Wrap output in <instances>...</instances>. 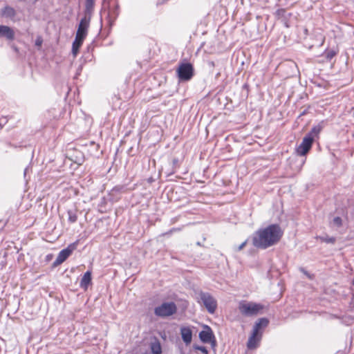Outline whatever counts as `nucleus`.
Listing matches in <instances>:
<instances>
[{
	"mask_svg": "<svg viewBox=\"0 0 354 354\" xmlns=\"http://www.w3.org/2000/svg\"><path fill=\"white\" fill-rule=\"evenodd\" d=\"M263 309V306L253 302L241 301L239 305L240 313L245 316H253Z\"/></svg>",
	"mask_w": 354,
	"mask_h": 354,
	"instance_id": "20e7f679",
	"label": "nucleus"
},
{
	"mask_svg": "<svg viewBox=\"0 0 354 354\" xmlns=\"http://www.w3.org/2000/svg\"><path fill=\"white\" fill-rule=\"evenodd\" d=\"M268 324H269V320L267 318H265V317L260 318L258 319V321L254 325L252 331L255 332L258 334H260V333L262 334V331H261V330L267 327Z\"/></svg>",
	"mask_w": 354,
	"mask_h": 354,
	"instance_id": "f8f14e48",
	"label": "nucleus"
},
{
	"mask_svg": "<svg viewBox=\"0 0 354 354\" xmlns=\"http://www.w3.org/2000/svg\"><path fill=\"white\" fill-rule=\"evenodd\" d=\"M261 337H262L261 333L258 334V333L252 331L251 335L250 336V337L248 339V343H247L248 348L249 349L256 348L257 347L258 343L260 342V340L261 339Z\"/></svg>",
	"mask_w": 354,
	"mask_h": 354,
	"instance_id": "9b49d317",
	"label": "nucleus"
},
{
	"mask_svg": "<svg viewBox=\"0 0 354 354\" xmlns=\"http://www.w3.org/2000/svg\"><path fill=\"white\" fill-rule=\"evenodd\" d=\"M313 139L310 136H306L301 143L297 148V153L299 156H305L311 149Z\"/></svg>",
	"mask_w": 354,
	"mask_h": 354,
	"instance_id": "1a4fd4ad",
	"label": "nucleus"
},
{
	"mask_svg": "<svg viewBox=\"0 0 354 354\" xmlns=\"http://www.w3.org/2000/svg\"><path fill=\"white\" fill-rule=\"evenodd\" d=\"M199 299L205 306L208 313L213 314L217 308L216 300L209 293L201 291L198 293Z\"/></svg>",
	"mask_w": 354,
	"mask_h": 354,
	"instance_id": "423d86ee",
	"label": "nucleus"
},
{
	"mask_svg": "<svg viewBox=\"0 0 354 354\" xmlns=\"http://www.w3.org/2000/svg\"><path fill=\"white\" fill-rule=\"evenodd\" d=\"M180 334L183 342L187 345L189 344L192 339V332L189 327H182Z\"/></svg>",
	"mask_w": 354,
	"mask_h": 354,
	"instance_id": "4468645a",
	"label": "nucleus"
},
{
	"mask_svg": "<svg viewBox=\"0 0 354 354\" xmlns=\"http://www.w3.org/2000/svg\"><path fill=\"white\" fill-rule=\"evenodd\" d=\"M333 223L337 227H340L342 225V220L339 216H336L333 218Z\"/></svg>",
	"mask_w": 354,
	"mask_h": 354,
	"instance_id": "a878e982",
	"label": "nucleus"
},
{
	"mask_svg": "<svg viewBox=\"0 0 354 354\" xmlns=\"http://www.w3.org/2000/svg\"><path fill=\"white\" fill-rule=\"evenodd\" d=\"M26 171H27V168H26V169H25V171H24V174H25V175H26Z\"/></svg>",
	"mask_w": 354,
	"mask_h": 354,
	"instance_id": "72a5a7b5",
	"label": "nucleus"
},
{
	"mask_svg": "<svg viewBox=\"0 0 354 354\" xmlns=\"http://www.w3.org/2000/svg\"><path fill=\"white\" fill-rule=\"evenodd\" d=\"M41 41H39V40H38V39L36 41V45H37V46H39V45H41Z\"/></svg>",
	"mask_w": 354,
	"mask_h": 354,
	"instance_id": "2f4dec72",
	"label": "nucleus"
},
{
	"mask_svg": "<svg viewBox=\"0 0 354 354\" xmlns=\"http://www.w3.org/2000/svg\"><path fill=\"white\" fill-rule=\"evenodd\" d=\"M198 337L202 342L205 344L210 343L212 347L216 346V338L212 328L209 326L204 325L203 330L199 333Z\"/></svg>",
	"mask_w": 354,
	"mask_h": 354,
	"instance_id": "0eeeda50",
	"label": "nucleus"
},
{
	"mask_svg": "<svg viewBox=\"0 0 354 354\" xmlns=\"http://www.w3.org/2000/svg\"><path fill=\"white\" fill-rule=\"evenodd\" d=\"M247 241L242 243L238 248V250H241L246 245Z\"/></svg>",
	"mask_w": 354,
	"mask_h": 354,
	"instance_id": "c756f323",
	"label": "nucleus"
},
{
	"mask_svg": "<svg viewBox=\"0 0 354 354\" xmlns=\"http://www.w3.org/2000/svg\"><path fill=\"white\" fill-rule=\"evenodd\" d=\"M52 258H53V254H50L46 255V260L47 261H50Z\"/></svg>",
	"mask_w": 354,
	"mask_h": 354,
	"instance_id": "7c9ffc66",
	"label": "nucleus"
},
{
	"mask_svg": "<svg viewBox=\"0 0 354 354\" xmlns=\"http://www.w3.org/2000/svg\"><path fill=\"white\" fill-rule=\"evenodd\" d=\"M118 8H119V6H118V4H117V5L115 6V9H116V10H118Z\"/></svg>",
	"mask_w": 354,
	"mask_h": 354,
	"instance_id": "473e14b6",
	"label": "nucleus"
},
{
	"mask_svg": "<svg viewBox=\"0 0 354 354\" xmlns=\"http://www.w3.org/2000/svg\"><path fill=\"white\" fill-rule=\"evenodd\" d=\"M336 55H337L336 51H335L334 50H326L324 53L323 56L325 57L326 61L330 62Z\"/></svg>",
	"mask_w": 354,
	"mask_h": 354,
	"instance_id": "412c9836",
	"label": "nucleus"
},
{
	"mask_svg": "<svg viewBox=\"0 0 354 354\" xmlns=\"http://www.w3.org/2000/svg\"><path fill=\"white\" fill-rule=\"evenodd\" d=\"M352 284L354 286V279H353V280L352 281Z\"/></svg>",
	"mask_w": 354,
	"mask_h": 354,
	"instance_id": "f704fd0d",
	"label": "nucleus"
},
{
	"mask_svg": "<svg viewBox=\"0 0 354 354\" xmlns=\"http://www.w3.org/2000/svg\"><path fill=\"white\" fill-rule=\"evenodd\" d=\"M91 283V272L86 271L81 279L80 286L82 288L86 290L88 285Z\"/></svg>",
	"mask_w": 354,
	"mask_h": 354,
	"instance_id": "dca6fc26",
	"label": "nucleus"
},
{
	"mask_svg": "<svg viewBox=\"0 0 354 354\" xmlns=\"http://www.w3.org/2000/svg\"><path fill=\"white\" fill-rule=\"evenodd\" d=\"M286 11L285 9H283V8H281V9H278L277 11H276V15L279 17H285V14H286Z\"/></svg>",
	"mask_w": 354,
	"mask_h": 354,
	"instance_id": "cd10ccee",
	"label": "nucleus"
},
{
	"mask_svg": "<svg viewBox=\"0 0 354 354\" xmlns=\"http://www.w3.org/2000/svg\"><path fill=\"white\" fill-rule=\"evenodd\" d=\"M176 72L180 81H189L194 76L193 65L189 62L180 63Z\"/></svg>",
	"mask_w": 354,
	"mask_h": 354,
	"instance_id": "7ed1b4c3",
	"label": "nucleus"
},
{
	"mask_svg": "<svg viewBox=\"0 0 354 354\" xmlns=\"http://www.w3.org/2000/svg\"><path fill=\"white\" fill-rule=\"evenodd\" d=\"M77 245L78 241H76L69 244L66 248L62 250L59 252L55 261L53 262L52 267L56 268L64 262L71 256L73 252L76 250Z\"/></svg>",
	"mask_w": 354,
	"mask_h": 354,
	"instance_id": "39448f33",
	"label": "nucleus"
},
{
	"mask_svg": "<svg viewBox=\"0 0 354 354\" xmlns=\"http://www.w3.org/2000/svg\"><path fill=\"white\" fill-rule=\"evenodd\" d=\"M91 19L88 17H83L78 25L77 30L76 32L75 37H77V39H84L86 37L88 34V29L90 26Z\"/></svg>",
	"mask_w": 354,
	"mask_h": 354,
	"instance_id": "6e6552de",
	"label": "nucleus"
},
{
	"mask_svg": "<svg viewBox=\"0 0 354 354\" xmlns=\"http://www.w3.org/2000/svg\"><path fill=\"white\" fill-rule=\"evenodd\" d=\"M177 311V306L173 301L163 302L154 308V314L157 317L165 318L173 315Z\"/></svg>",
	"mask_w": 354,
	"mask_h": 354,
	"instance_id": "f03ea898",
	"label": "nucleus"
},
{
	"mask_svg": "<svg viewBox=\"0 0 354 354\" xmlns=\"http://www.w3.org/2000/svg\"><path fill=\"white\" fill-rule=\"evenodd\" d=\"M180 167L179 160L177 158H174L172 160V169L171 171L168 174V176L174 174L178 168Z\"/></svg>",
	"mask_w": 354,
	"mask_h": 354,
	"instance_id": "4be33fe9",
	"label": "nucleus"
},
{
	"mask_svg": "<svg viewBox=\"0 0 354 354\" xmlns=\"http://www.w3.org/2000/svg\"><path fill=\"white\" fill-rule=\"evenodd\" d=\"M193 348L195 350L201 351L204 354H208L207 349L206 348V347H205L203 346H199V345L194 344V345H193Z\"/></svg>",
	"mask_w": 354,
	"mask_h": 354,
	"instance_id": "b1692460",
	"label": "nucleus"
},
{
	"mask_svg": "<svg viewBox=\"0 0 354 354\" xmlns=\"http://www.w3.org/2000/svg\"><path fill=\"white\" fill-rule=\"evenodd\" d=\"M84 41V39H77V37H75L74 41L73 42L72 45V53L74 57H76L80 48L81 47L82 43Z\"/></svg>",
	"mask_w": 354,
	"mask_h": 354,
	"instance_id": "a211bd4d",
	"label": "nucleus"
},
{
	"mask_svg": "<svg viewBox=\"0 0 354 354\" xmlns=\"http://www.w3.org/2000/svg\"><path fill=\"white\" fill-rule=\"evenodd\" d=\"M95 0H85L84 17L91 19L94 10Z\"/></svg>",
	"mask_w": 354,
	"mask_h": 354,
	"instance_id": "2eb2a0df",
	"label": "nucleus"
},
{
	"mask_svg": "<svg viewBox=\"0 0 354 354\" xmlns=\"http://www.w3.org/2000/svg\"><path fill=\"white\" fill-rule=\"evenodd\" d=\"M283 232L278 224H271L266 227L259 228L252 236L254 247L266 250L279 242Z\"/></svg>",
	"mask_w": 354,
	"mask_h": 354,
	"instance_id": "f257e3e1",
	"label": "nucleus"
},
{
	"mask_svg": "<svg viewBox=\"0 0 354 354\" xmlns=\"http://www.w3.org/2000/svg\"><path fill=\"white\" fill-rule=\"evenodd\" d=\"M8 119L7 117L0 118V130L7 124Z\"/></svg>",
	"mask_w": 354,
	"mask_h": 354,
	"instance_id": "bb28decb",
	"label": "nucleus"
},
{
	"mask_svg": "<svg viewBox=\"0 0 354 354\" xmlns=\"http://www.w3.org/2000/svg\"><path fill=\"white\" fill-rule=\"evenodd\" d=\"M323 129V122L322 123L318 124L316 126H314L310 131L308 133L306 136H310L313 140L315 137L317 136L319 133L322 131Z\"/></svg>",
	"mask_w": 354,
	"mask_h": 354,
	"instance_id": "f3484780",
	"label": "nucleus"
},
{
	"mask_svg": "<svg viewBox=\"0 0 354 354\" xmlns=\"http://www.w3.org/2000/svg\"><path fill=\"white\" fill-rule=\"evenodd\" d=\"M0 37H5L9 41H12L15 37V31L8 26L0 25Z\"/></svg>",
	"mask_w": 354,
	"mask_h": 354,
	"instance_id": "9d476101",
	"label": "nucleus"
},
{
	"mask_svg": "<svg viewBox=\"0 0 354 354\" xmlns=\"http://www.w3.org/2000/svg\"><path fill=\"white\" fill-rule=\"evenodd\" d=\"M319 239L322 241V242H324V243H335V241H336V239L333 236H319Z\"/></svg>",
	"mask_w": 354,
	"mask_h": 354,
	"instance_id": "5701e85b",
	"label": "nucleus"
},
{
	"mask_svg": "<svg viewBox=\"0 0 354 354\" xmlns=\"http://www.w3.org/2000/svg\"><path fill=\"white\" fill-rule=\"evenodd\" d=\"M113 192H125V186L124 185H117L114 187L112 189Z\"/></svg>",
	"mask_w": 354,
	"mask_h": 354,
	"instance_id": "393cba45",
	"label": "nucleus"
},
{
	"mask_svg": "<svg viewBox=\"0 0 354 354\" xmlns=\"http://www.w3.org/2000/svg\"><path fill=\"white\" fill-rule=\"evenodd\" d=\"M150 348L153 354H161L162 353L160 343L156 338L151 343Z\"/></svg>",
	"mask_w": 354,
	"mask_h": 354,
	"instance_id": "6ab92c4d",
	"label": "nucleus"
},
{
	"mask_svg": "<svg viewBox=\"0 0 354 354\" xmlns=\"http://www.w3.org/2000/svg\"><path fill=\"white\" fill-rule=\"evenodd\" d=\"M17 15L16 10L10 6H6L1 10V16L12 19Z\"/></svg>",
	"mask_w": 354,
	"mask_h": 354,
	"instance_id": "ddd939ff",
	"label": "nucleus"
},
{
	"mask_svg": "<svg viewBox=\"0 0 354 354\" xmlns=\"http://www.w3.org/2000/svg\"><path fill=\"white\" fill-rule=\"evenodd\" d=\"M180 230L179 228H172L171 229L169 232H167V233H165V234H171L173 232H176V231H178Z\"/></svg>",
	"mask_w": 354,
	"mask_h": 354,
	"instance_id": "c85d7f7f",
	"label": "nucleus"
},
{
	"mask_svg": "<svg viewBox=\"0 0 354 354\" xmlns=\"http://www.w3.org/2000/svg\"><path fill=\"white\" fill-rule=\"evenodd\" d=\"M67 214L68 216V221L70 223H74L77 221V214L75 209H68Z\"/></svg>",
	"mask_w": 354,
	"mask_h": 354,
	"instance_id": "aec40b11",
	"label": "nucleus"
}]
</instances>
